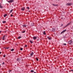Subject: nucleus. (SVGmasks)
<instances>
[{
	"label": "nucleus",
	"instance_id": "473e14b6",
	"mask_svg": "<svg viewBox=\"0 0 73 73\" xmlns=\"http://www.w3.org/2000/svg\"><path fill=\"white\" fill-rule=\"evenodd\" d=\"M3 57H5V55H3Z\"/></svg>",
	"mask_w": 73,
	"mask_h": 73
},
{
	"label": "nucleus",
	"instance_id": "72a5a7b5",
	"mask_svg": "<svg viewBox=\"0 0 73 73\" xmlns=\"http://www.w3.org/2000/svg\"><path fill=\"white\" fill-rule=\"evenodd\" d=\"M67 25H66V26H65L64 27V28H66V27H67Z\"/></svg>",
	"mask_w": 73,
	"mask_h": 73
},
{
	"label": "nucleus",
	"instance_id": "a19ab883",
	"mask_svg": "<svg viewBox=\"0 0 73 73\" xmlns=\"http://www.w3.org/2000/svg\"><path fill=\"white\" fill-rule=\"evenodd\" d=\"M61 19H63V17H62Z\"/></svg>",
	"mask_w": 73,
	"mask_h": 73
},
{
	"label": "nucleus",
	"instance_id": "cd10ccee",
	"mask_svg": "<svg viewBox=\"0 0 73 73\" xmlns=\"http://www.w3.org/2000/svg\"><path fill=\"white\" fill-rule=\"evenodd\" d=\"M25 31H23L22 32V33H25Z\"/></svg>",
	"mask_w": 73,
	"mask_h": 73
},
{
	"label": "nucleus",
	"instance_id": "a211bd4d",
	"mask_svg": "<svg viewBox=\"0 0 73 73\" xmlns=\"http://www.w3.org/2000/svg\"><path fill=\"white\" fill-rule=\"evenodd\" d=\"M43 35H46V33H45V31H44Z\"/></svg>",
	"mask_w": 73,
	"mask_h": 73
},
{
	"label": "nucleus",
	"instance_id": "39448f33",
	"mask_svg": "<svg viewBox=\"0 0 73 73\" xmlns=\"http://www.w3.org/2000/svg\"><path fill=\"white\" fill-rule=\"evenodd\" d=\"M72 40H70L68 42V44L70 45V44H71L72 43Z\"/></svg>",
	"mask_w": 73,
	"mask_h": 73
},
{
	"label": "nucleus",
	"instance_id": "2eb2a0df",
	"mask_svg": "<svg viewBox=\"0 0 73 73\" xmlns=\"http://www.w3.org/2000/svg\"><path fill=\"white\" fill-rule=\"evenodd\" d=\"M7 16V14H5V15H4V17H5Z\"/></svg>",
	"mask_w": 73,
	"mask_h": 73
},
{
	"label": "nucleus",
	"instance_id": "58836bf2",
	"mask_svg": "<svg viewBox=\"0 0 73 73\" xmlns=\"http://www.w3.org/2000/svg\"><path fill=\"white\" fill-rule=\"evenodd\" d=\"M69 0V1H72V0Z\"/></svg>",
	"mask_w": 73,
	"mask_h": 73
},
{
	"label": "nucleus",
	"instance_id": "f704fd0d",
	"mask_svg": "<svg viewBox=\"0 0 73 73\" xmlns=\"http://www.w3.org/2000/svg\"><path fill=\"white\" fill-rule=\"evenodd\" d=\"M25 47H27V45H25Z\"/></svg>",
	"mask_w": 73,
	"mask_h": 73
},
{
	"label": "nucleus",
	"instance_id": "2f4dec72",
	"mask_svg": "<svg viewBox=\"0 0 73 73\" xmlns=\"http://www.w3.org/2000/svg\"><path fill=\"white\" fill-rule=\"evenodd\" d=\"M5 64V63H4V62H3L2 63V65H4V64Z\"/></svg>",
	"mask_w": 73,
	"mask_h": 73
},
{
	"label": "nucleus",
	"instance_id": "bb28decb",
	"mask_svg": "<svg viewBox=\"0 0 73 73\" xmlns=\"http://www.w3.org/2000/svg\"><path fill=\"white\" fill-rule=\"evenodd\" d=\"M20 49H21V50H23V48H21Z\"/></svg>",
	"mask_w": 73,
	"mask_h": 73
},
{
	"label": "nucleus",
	"instance_id": "f257e3e1",
	"mask_svg": "<svg viewBox=\"0 0 73 73\" xmlns=\"http://www.w3.org/2000/svg\"><path fill=\"white\" fill-rule=\"evenodd\" d=\"M14 0H10L8 1V0H6V1L9 3H13V2H14Z\"/></svg>",
	"mask_w": 73,
	"mask_h": 73
},
{
	"label": "nucleus",
	"instance_id": "f03ea898",
	"mask_svg": "<svg viewBox=\"0 0 73 73\" xmlns=\"http://www.w3.org/2000/svg\"><path fill=\"white\" fill-rule=\"evenodd\" d=\"M72 5V2L68 3L66 4V5L67 6H71Z\"/></svg>",
	"mask_w": 73,
	"mask_h": 73
},
{
	"label": "nucleus",
	"instance_id": "6e6552de",
	"mask_svg": "<svg viewBox=\"0 0 73 73\" xmlns=\"http://www.w3.org/2000/svg\"><path fill=\"white\" fill-rule=\"evenodd\" d=\"M33 54H34V53H33V52H32L31 54H30V55L31 56H33Z\"/></svg>",
	"mask_w": 73,
	"mask_h": 73
},
{
	"label": "nucleus",
	"instance_id": "1a4fd4ad",
	"mask_svg": "<svg viewBox=\"0 0 73 73\" xmlns=\"http://www.w3.org/2000/svg\"><path fill=\"white\" fill-rule=\"evenodd\" d=\"M33 39L34 40H36V38H37V37H36L35 36H33Z\"/></svg>",
	"mask_w": 73,
	"mask_h": 73
},
{
	"label": "nucleus",
	"instance_id": "9b49d317",
	"mask_svg": "<svg viewBox=\"0 0 73 73\" xmlns=\"http://www.w3.org/2000/svg\"><path fill=\"white\" fill-rule=\"evenodd\" d=\"M47 38H48V40H50V39H51V38L49 36H48L47 37Z\"/></svg>",
	"mask_w": 73,
	"mask_h": 73
},
{
	"label": "nucleus",
	"instance_id": "c03bdc74",
	"mask_svg": "<svg viewBox=\"0 0 73 73\" xmlns=\"http://www.w3.org/2000/svg\"><path fill=\"white\" fill-rule=\"evenodd\" d=\"M55 0V1H56L57 0Z\"/></svg>",
	"mask_w": 73,
	"mask_h": 73
},
{
	"label": "nucleus",
	"instance_id": "79ce46f5",
	"mask_svg": "<svg viewBox=\"0 0 73 73\" xmlns=\"http://www.w3.org/2000/svg\"><path fill=\"white\" fill-rule=\"evenodd\" d=\"M34 73H36V72H34Z\"/></svg>",
	"mask_w": 73,
	"mask_h": 73
},
{
	"label": "nucleus",
	"instance_id": "412c9836",
	"mask_svg": "<svg viewBox=\"0 0 73 73\" xmlns=\"http://www.w3.org/2000/svg\"><path fill=\"white\" fill-rule=\"evenodd\" d=\"M70 23H68V24H67V26H68V25H70Z\"/></svg>",
	"mask_w": 73,
	"mask_h": 73
},
{
	"label": "nucleus",
	"instance_id": "0eeeda50",
	"mask_svg": "<svg viewBox=\"0 0 73 73\" xmlns=\"http://www.w3.org/2000/svg\"><path fill=\"white\" fill-rule=\"evenodd\" d=\"M25 9V7H23L21 8V9L22 11H24Z\"/></svg>",
	"mask_w": 73,
	"mask_h": 73
},
{
	"label": "nucleus",
	"instance_id": "7c9ffc66",
	"mask_svg": "<svg viewBox=\"0 0 73 73\" xmlns=\"http://www.w3.org/2000/svg\"><path fill=\"white\" fill-rule=\"evenodd\" d=\"M11 17H12V16H13V15H12V14H11Z\"/></svg>",
	"mask_w": 73,
	"mask_h": 73
},
{
	"label": "nucleus",
	"instance_id": "a878e982",
	"mask_svg": "<svg viewBox=\"0 0 73 73\" xmlns=\"http://www.w3.org/2000/svg\"><path fill=\"white\" fill-rule=\"evenodd\" d=\"M36 61H38V59L37 58H36Z\"/></svg>",
	"mask_w": 73,
	"mask_h": 73
},
{
	"label": "nucleus",
	"instance_id": "aec40b11",
	"mask_svg": "<svg viewBox=\"0 0 73 73\" xmlns=\"http://www.w3.org/2000/svg\"><path fill=\"white\" fill-rule=\"evenodd\" d=\"M3 23H6V21H3L2 22Z\"/></svg>",
	"mask_w": 73,
	"mask_h": 73
},
{
	"label": "nucleus",
	"instance_id": "c85d7f7f",
	"mask_svg": "<svg viewBox=\"0 0 73 73\" xmlns=\"http://www.w3.org/2000/svg\"><path fill=\"white\" fill-rule=\"evenodd\" d=\"M11 70H10L9 71V73H11Z\"/></svg>",
	"mask_w": 73,
	"mask_h": 73
},
{
	"label": "nucleus",
	"instance_id": "7ed1b4c3",
	"mask_svg": "<svg viewBox=\"0 0 73 73\" xmlns=\"http://www.w3.org/2000/svg\"><path fill=\"white\" fill-rule=\"evenodd\" d=\"M7 36L5 35L3 36L2 38L3 40H6V39L7 38Z\"/></svg>",
	"mask_w": 73,
	"mask_h": 73
},
{
	"label": "nucleus",
	"instance_id": "c756f323",
	"mask_svg": "<svg viewBox=\"0 0 73 73\" xmlns=\"http://www.w3.org/2000/svg\"><path fill=\"white\" fill-rule=\"evenodd\" d=\"M63 45H66V43H64L63 44Z\"/></svg>",
	"mask_w": 73,
	"mask_h": 73
},
{
	"label": "nucleus",
	"instance_id": "ea45409f",
	"mask_svg": "<svg viewBox=\"0 0 73 73\" xmlns=\"http://www.w3.org/2000/svg\"><path fill=\"white\" fill-rule=\"evenodd\" d=\"M1 52H0V54H1Z\"/></svg>",
	"mask_w": 73,
	"mask_h": 73
},
{
	"label": "nucleus",
	"instance_id": "4468645a",
	"mask_svg": "<svg viewBox=\"0 0 73 73\" xmlns=\"http://www.w3.org/2000/svg\"><path fill=\"white\" fill-rule=\"evenodd\" d=\"M3 8V6H2L1 5H0V8H1L2 9Z\"/></svg>",
	"mask_w": 73,
	"mask_h": 73
},
{
	"label": "nucleus",
	"instance_id": "5701e85b",
	"mask_svg": "<svg viewBox=\"0 0 73 73\" xmlns=\"http://www.w3.org/2000/svg\"><path fill=\"white\" fill-rule=\"evenodd\" d=\"M27 9H29V7H27Z\"/></svg>",
	"mask_w": 73,
	"mask_h": 73
},
{
	"label": "nucleus",
	"instance_id": "4c0bfd02",
	"mask_svg": "<svg viewBox=\"0 0 73 73\" xmlns=\"http://www.w3.org/2000/svg\"><path fill=\"white\" fill-rule=\"evenodd\" d=\"M71 71H72V72H73V70H72Z\"/></svg>",
	"mask_w": 73,
	"mask_h": 73
},
{
	"label": "nucleus",
	"instance_id": "ddd939ff",
	"mask_svg": "<svg viewBox=\"0 0 73 73\" xmlns=\"http://www.w3.org/2000/svg\"><path fill=\"white\" fill-rule=\"evenodd\" d=\"M55 30H56V29H52V31L53 32H54V31H55Z\"/></svg>",
	"mask_w": 73,
	"mask_h": 73
},
{
	"label": "nucleus",
	"instance_id": "9d476101",
	"mask_svg": "<svg viewBox=\"0 0 73 73\" xmlns=\"http://www.w3.org/2000/svg\"><path fill=\"white\" fill-rule=\"evenodd\" d=\"M22 27H27V25H23Z\"/></svg>",
	"mask_w": 73,
	"mask_h": 73
},
{
	"label": "nucleus",
	"instance_id": "dca6fc26",
	"mask_svg": "<svg viewBox=\"0 0 73 73\" xmlns=\"http://www.w3.org/2000/svg\"><path fill=\"white\" fill-rule=\"evenodd\" d=\"M35 71L33 70H31V73H33Z\"/></svg>",
	"mask_w": 73,
	"mask_h": 73
},
{
	"label": "nucleus",
	"instance_id": "423d86ee",
	"mask_svg": "<svg viewBox=\"0 0 73 73\" xmlns=\"http://www.w3.org/2000/svg\"><path fill=\"white\" fill-rule=\"evenodd\" d=\"M17 61H18V62H20V61H21V59L20 58H18L17 59Z\"/></svg>",
	"mask_w": 73,
	"mask_h": 73
},
{
	"label": "nucleus",
	"instance_id": "f8f14e48",
	"mask_svg": "<svg viewBox=\"0 0 73 73\" xmlns=\"http://www.w3.org/2000/svg\"><path fill=\"white\" fill-rule=\"evenodd\" d=\"M52 5H53V6H54V7H57V5L54 4H52Z\"/></svg>",
	"mask_w": 73,
	"mask_h": 73
},
{
	"label": "nucleus",
	"instance_id": "f3484780",
	"mask_svg": "<svg viewBox=\"0 0 73 73\" xmlns=\"http://www.w3.org/2000/svg\"><path fill=\"white\" fill-rule=\"evenodd\" d=\"M13 9H12L10 11V13H11L12 12V11H13Z\"/></svg>",
	"mask_w": 73,
	"mask_h": 73
},
{
	"label": "nucleus",
	"instance_id": "393cba45",
	"mask_svg": "<svg viewBox=\"0 0 73 73\" xmlns=\"http://www.w3.org/2000/svg\"><path fill=\"white\" fill-rule=\"evenodd\" d=\"M21 37L20 36H19V37H18V38H19V39H20V38H21Z\"/></svg>",
	"mask_w": 73,
	"mask_h": 73
},
{
	"label": "nucleus",
	"instance_id": "e433bc0d",
	"mask_svg": "<svg viewBox=\"0 0 73 73\" xmlns=\"http://www.w3.org/2000/svg\"><path fill=\"white\" fill-rule=\"evenodd\" d=\"M0 33H1V31H0Z\"/></svg>",
	"mask_w": 73,
	"mask_h": 73
},
{
	"label": "nucleus",
	"instance_id": "37998d69",
	"mask_svg": "<svg viewBox=\"0 0 73 73\" xmlns=\"http://www.w3.org/2000/svg\"><path fill=\"white\" fill-rule=\"evenodd\" d=\"M1 5V3H0V5Z\"/></svg>",
	"mask_w": 73,
	"mask_h": 73
},
{
	"label": "nucleus",
	"instance_id": "20e7f679",
	"mask_svg": "<svg viewBox=\"0 0 73 73\" xmlns=\"http://www.w3.org/2000/svg\"><path fill=\"white\" fill-rule=\"evenodd\" d=\"M66 31V30L65 29L64 30H63V31H62V32H61L60 34H62V33H65V32Z\"/></svg>",
	"mask_w": 73,
	"mask_h": 73
},
{
	"label": "nucleus",
	"instance_id": "c9c22d12",
	"mask_svg": "<svg viewBox=\"0 0 73 73\" xmlns=\"http://www.w3.org/2000/svg\"><path fill=\"white\" fill-rule=\"evenodd\" d=\"M9 47H7L6 48V49H9Z\"/></svg>",
	"mask_w": 73,
	"mask_h": 73
},
{
	"label": "nucleus",
	"instance_id": "4be33fe9",
	"mask_svg": "<svg viewBox=\"0 0 73 73\" xmlns=\"http://www.w3.org/2000/svg\"><path fill=\"white\" fill-rule=\"evenodd\" d=\"M14 50V49H12L11 50V51H13Z\"/></svg>",
	"mask_w": 73,
	"mask_h": 73
},
{
	"label": "nucleus",
	"instance_id": "b1692460",
	"mask_svg": "<svg viewBox=\"0 0 73 73\" xmlns=\"http://www.w3.org/2000/svg\"><path fill=\"white\" fill-rule=\"evenodd\" d=\"M63 25H64L63 24H61V27H62L63 26Z\"/></svg>",
	"mask_w": 73,
	"mask_h": 73
},
{
	"label": "nucleus",
	"instance_id": "a18cd8bd",
	"mask_svg": "<svg viewBox=\"0 0 73 73\" xmlns=\"http://www.w3.org/2000/svg\"><path fill=\"white\" fill-rule=\"evenodd\" d=\"M58 0V1H60V0Z\"/></svg>",
	"mask_w": 73,
	"mask_h": 73
},
{
	"label": "nucleus",
	"instance_id": "6ab92c4d",
	"mask_svg": "<svg viewBox=\"0 0 73 73\" xmlns=\"http://www.w3.org/2000/svg\"><path fill=\"white\" fill-rule=\"evenodd\" d=\"M30 43H31V44H33V41L31 40H30Z\"/></svg>",
	"mask_w": 73,
	"mask_h": 73
}]
</instances>
